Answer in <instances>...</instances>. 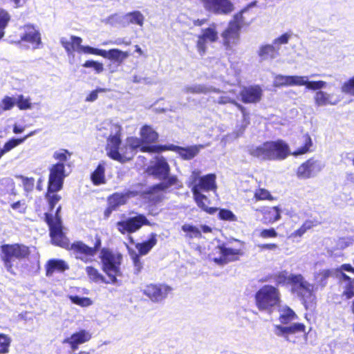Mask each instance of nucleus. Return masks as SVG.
<instances>
[{"label":"nucleus","mask_w":354,"mask_h":354,"mask_svg":"<svg viewBox=\"0 0 354 354\" xmlns=\"http://www.w3.org/2000/svg\"><path fill=\"white\" fill-rule=\"evenodd\" d=\"M145 21L144 15L139 10H134L124 15L120 19V23L124 26L135 25L142 27Z\"/></svg>","instance_id":"obj_30"},{"label":"nucleus","mask_w":354,"mask_h":354,"mask_svg":"<svg viewBox=\"0 0 354 354\" xmlns=\"http://www.w3.org/2000/svg\"><path fill=\"white\" fill-rule=\"evenodd\" d=\"M129 56L128 51H122L118 48H113L109 50H103L102 57L109 60L122 64Z\"/></svg>","instance_id":"obj_33"},{"label":"nucleus","mask_w":354,"mask_h":354,"mask_svg":"<svg viewBox=\"0 0 354 354\" xmlns=\"http://www.w3.org/2000/svg\"><path fill=\"white\" fill-rule=\"evenodd\" d=\"M30 254L29 248L19 243H4L0 245V259L5 269L13 274V268L17 261L27 258Z\"/></svg>","instance_id":"obj_3"},{"label":"nucleus","mask_w":354,"mask_h":354,"mask_svg":"<svg viewBox=\"0 0 354 354\" xmlns=\"http://www.w3.org/2000/svg\"><path fill=\"white\" fill-rule=\"evenodd\" d=\"M254 197L257 200H272L273 198L270 192L264 189H257L254 193Z\"/></svg>","instance_id":"obj_58"},{"label":"nucleus","mask_w":354,"mask_h":354,"mask_svg":"<svg viewBox=\"0 0 354 354\" xmlns=\"http://www.w3.org/2000/svg\"><path fill=\"white\" fill-rule=\"evenodd\" d=\"M290 38V35L288 33H285L280 37L276 38L273 41V45L276 47H279L281 44H286L288 42Z\"/></svg>","instance_id":"obj_62"},{"label":"nucleus","mask_w":354,"mask_h":354,"mask_svg":"<svg viewBox=\"0 0 354 354\" xmlns=\"http://www.w3.org/2000/svg\"><path fill=\"white\" fill-rule=\"evenodd\" d=\"M11 341V338L8 335L0 334V354L9 353Z\"/></svg>","instance_id":"obj_47"},{"label":"nucleus","mask_w":354,"mask_h":354,"mask_svg":"<svg viewBox=\"0 0 354 354\" xmlns=\"http://www.w3.org/2000/svg\"><path fill=\"white\" fill-rule=\"evenodd\" d=\"M204 146L199 145H193L188 147H180L178 146H175L173 145H170L168 146H161L160 151L165 150H171L174 151L178 153V154L185 160H190L194 158L201 151V149H203Z\"/></svg>","instance_id":"obj_23"},{"label":"nucleus","mask_w":354,"mask_h":354,"mask_svg":"<svg viewBox=\"0 0 354 354\" xmlns=\"http://www.w3.org/2000/svg\"><path fill=\"white\" fill-rule=\"evenodd\" d=\"M341 91L345 94H348L354 97V75L342 84Z\"/></svg>","instance_id":"obj_50"},{"label":"nucleus","mask_w":354,"mask_h":354,"mask_svg":"<svg viewBox=\"0 0 354 354\" xmlns=\"http://www.w3.org/2000/svg\"><path fill=\"white\" fill-rule=\"evenodd\" d=\"M279 48L273 44H263L259 47L258 55L261 60L273 59L279 55Z\"/></svg>","instance_id":"obj_34"},{"label":"nucleus","mask_w":354,"mask_h":354,"mask_svg":"<svg viewBox=\"0 0 354 354\" xmlns=\"http://www.w3.org/2000/svg\"><path fill=\"white\" fill-rule=\"evenodd\" d=\"M106 89L103 88H99L95 91H91L86 97V102H94L95 101L98 97V93L106 92Z\"/></svg>","instance_id":"obj_63"},{"label":"nucleus","mask_w":354,"mask_h":354,"mask_svg":"<svg viewBox=\"0 0 354 354\" xmlns=\"http://www.w3.org/2000/svg\"><path fill=\"white\" fill-rule=\"evenodd\" d=\"M91 337V335L88 331L81 330L73 333L71 337L64 339L63 343L69 344L73 350H75L80 344L88 342Z\"/></svg>","instance_id":"obj_29"},{"label":"nucleus","mask_w":354,"mask_h":354,"mask_svg":"<svg viewBox=\"0 0 354 354\" xmlns=\"http://www.w3.org/2000/svg\"><path fill=\"white\" fill-rule=\"evenodd\" d=\"M169 165L162 156L156 157L147 169V173L160 180L166 179L169 174Z\"/></svg>","instance_id":"obj_16"},{"label":"nucleus","mask_w":354,"mask_h":354,"mask_svg":"<svg viewBox=\"0 0 354 354\" xmlns=\"http://www.w3.org/2000/svg\"><path fill=\"white\" fill-rule=\"evenodd\" d=\"M266 223H274L281 219V209L279 207H272L263 212Z\"/></svg>","instance_id":"obj_40"},{"label":"nucleus","mask_w":354,"mask_h":354,"mask_svg":"<svg viewBox=\"0 0 354 354\" xmlns=\"http://www.w3.org/2000/svg\"><path fill=\"white\" fill-rule=\"evenodd\" d=\"M20 37L22 41L29 44L32 48H39L41 43L40 33L30 25H26L21 28Z\"/></svg>","instance_id":"obj_22"},{"label":"nucleus","mask_w":354,"mask_h":354,"mask_svg":"<svg viewBox=\"0 0 354 354\" xmlns=\"http://www.w3.org/2000/svg\"><path fill=\"white\" fill-rule=\"evenodd\" d=\"M341 285L344 289L343 295L346 299H351L354 296V279H346L345 281H342Z\"/></svg>","instance_id":"obj_45"},{"label":"nucleus","mask_w":354,"mask_h":354,"mask_svg":"<svg viewBox=\"0 0 354 354\" xmlns=\"http://www.w3.org/2000/svg\"><path fill=\"white\" fill-rule=\"evenodd\" d=\"M272 86L275 88L304 86L307 90H317L326 88L327 82L323 80L310 81L309 77L307 75L274 74Z\"/></svg>","instance_id":"obj_4"},{"label":"nucleus","mask_w":354,"mask_h":354,"mask_svg":"<svg viewBox=\"0 0 354 354\" xmlns=\"http://www.w3.org/2000/svg\"><path fill=\"white\" fill-rule=\"evenodd\" d=\"M204 8L216 14H228L234 10L230 0H201Z\"/></svg>","instance_id":"obj_20"},{"label":"nucleus","mask_w":354,"mask_h":354,"mask_svg":"<svg viewBox=\"0 0 354 354\" xmlns=\"http://www.w3.org/2000/svg\"><path fill=\"white\" fill-rule=\"evenodd\" d=\"M80 53L95 55L102 57L103 49L95 48L89 46H82Z\"/></svg>","instance_id":"obj_59"},{"label":"nucleus","mask_w":354,"mask_h":354,"mask_svg":"<svg viewBox=\"0 0 354 354\" xmlns=\"http://www.w3.org/2000/svg\"><path fill=\"white\" fill-rule=\"evenodd\" d=\"M293 290L301 297L306 309L313 308L316 304V296L314 293V286L301 277L296 278V286Z\"/></svg>","instance_id":"obj_10"},{"label":"nucleus","mask_w":354,"mask_h":354,"mask_svg":"<svg viewBox=\"0 0 354 354\" xmlns=\"http://www.w3.org/2000/svg\"><path fill=\"white\" fill-rule=\"evenodd\" d=\"M83 66L85 68H93L97 73H100L104 71L103 64L93 60H88L85 62Z\"/></svg>","instance_id":"obj_55"},{"label":"nucleus","mask_w":354,"mask_h":354,"mask_svg":"<svg viewBox=\"0 0 354 354\" xmlns=\"http://www.w3.org/2000/svg\"><path fill=\"white\" fill-rule=\"evenodd\" d=\"M274 333L279 337H283L286 340L296 342V338L306 335V326L303 324L295 323L288 326L275 325Z\"/></svg>","instance_id":"obj_12"},{"label":"nucleus","mask_w":354,"mask_h":354,"mask_svg":"<svg viewBox=\"0 0 354 354\" xmlns=\"http://www.w3.org/2000/svg\"><path fill=\"white\" fill-rule=\"evenodd\" d=\"M85 271L89 280L93 282L104 283H111L109 279L106 280V278L99 272V270L93 266H86Z\"/></svg>","instance_id":"obj_41"},{"label":"nucleus","mask_w":354,"mask_h":354,"mask_svg":"<svg viewBox=\"0 0 354 354\" xmlns=\"http://www.w3.org/2000/svg\"><path fill=\"white\" fill-rule=\"evenodd\" d=\"M67 174H66L65 165L64 163H56L50 169L48 178L49 192H58L63 185L64 179Z\"/></svg>","instance_id":"obj_15"},{"label":"nucleus","mask_w":354,"mask_h":354,"mask_svg":"<svg viewBox=\"0 0 354 354\" xmlns=\"http://www.w3.org/2000/svg\"><path fill=\"white\" fill-rule=\"evenodd\" d=\"M336 274L341 282L351 279L354 277V268L350 264H343L336 270Z\"/></svg>","instance_id":"obj_42"},{"label":"nucleus","mask_w":354,"mask_h":354,"mask_svg":"<svg viewBox=\"0 0 354 354\" xmlns=\"http://www.w3.org/2000/svg\"><path fill=\"white\" fill-rule=\"evenodd\" d=\"M171 288L166 285L149 284L145 286L143 293L154 302H160L165 299L171 292Z\"/></svg>","instance_id":"obj_18"},{"label":"nucleus","mask_w":354,"mask_h":354,"mask_svg":"<svg viewBox=\"0 0 354 354\" xmlns=\"http://www.w3.org/2000/svg\"><path fill=\"white\" fill-rule=\"evenodd\" d=\"M237 254L238 252L236 250L225 247H217L214 249V252L209 254V259L216 264L222 266L230 261L236 260Z\"/></svg>","instance_id":"obj_17"},{"label":"nucleus","mask_w":354,"mask_h":354,"mask_svg":"<svg viewBox=\"0 0 354 354\" xmlns=\"http://www.w3.org/2000/svg\"><path fill=\"white\" fill-rule=\"evenodd\" d=\"M281 301L279 290L272 286H263L256 294V302L259 310L271 312Z\"/></svg>","instance_id":"obj_7"},{"label":"nucleus","mask_w":354,"mask_h":354,"mask_svg":"<svg viewBox=\"0 0 354 354\" xmlns=\"http://www.w3.org/2000/svg\"><path fill=\"white\" fill-rule=\"evenodd\" d=\"M304 145L291 153L289 145L281 140L266 142L258 146H253L248 150L249 153L263 160H282L290 155L297 156L308 152L312 146V140L308 134L302 136Z\"/></svg>","instance_id":"obj_1"},{"label":"nucleus","mask_w":354,"mask_h":354,"mask_svg":"<svg viewBox=\"0 0 354 354\" xmlns=\"http://www.w3.org/2000/svg\"><path fill=\"white\" fill-rule=\"evenodd\" d=\"M16 104L21 110L30 109H32V104L29 98H25L23 95H19Z\"/></svg>","instance_id":"obj_54"},{"label":"nucleus","mask_w":354,"mask_h":354,"mask_svg":"<svg viewBox=\"0 0 354 354\" xmlns=\"http://www.w3.org/2000/svg\"><path fill=\"white\" fill-rule=\"evenodd\" d=\"M216 180V176L214 174L201 176V171L198 169H194L192 171L188 180V186L192 189L196 204L210 214H214L218 209L208 207L209 201L203 192L210 191L215 192L217 188Z\"/></svg>","instance_id":"obj_2"},{"label":"nucleus","mask_w":354,"mask_h":354,"mask_svg":"<svg viewBox=\"0 0 354 354\" xmlns=\"http://www.w3.org/2000/svg\"><path fill=\"white\" fill-rule=\"evenodd\" d=\"M218 216L221 219L228 221H236V216L230 210L222 209L220 210Z\"/></svg>","instance_id":"obj_61"},{"label":"nucleus","mask_w":354,"mask_h":354,"mask_svg":"<svg viewBox=\"0 0 354 354\" xmlns=\"http://www.w3.org/2000/svg\"><path fill=\"white\" fill-rule=\"evenodd\" d=\"M68 298L74 304L81 307H88L93 304V301L88 297H81L77 295H70Z\"/></svg>","instance_id":"obj_46"},{"label":"nucleus","mask_w":354,"mask_h":354,"mask_svg":"<svg viewBox=\"0 0 354 354\" xmlns=\"http://www.w3.org/2000/svg\"><path fill=\"white\" fill-rule=\"evenodd\" d=\"M140 136L145 145L156 142L158 138V133L149 125H145L140 129Z\"/></svg>","instance_id":"obj_35"},{"label":"nucleus","mask_w":354,"mask_h":354,"mask_svg":"<svg viewBox=\"0 0 354 354\" xmlns=\"http://www.w3.org/2000/svg\"><path fill=\"white\" fill-rule=\"evenodd\" d=\"M16 178L21 180L26 192H28L33 189L35 185V180L33 178H28L23 176H17Z\"/></svg>","instance_id":"obj_51"},{"label":"nucleus","mask_w":354,"mask_h":354,"mask_svg":"<svg viewBox=\"0 0 354 354\" xmlns=\"http://www.w3.org/2000/svg\"><path fill=\"white\" fill-rule=\"evenodd\" d=\"M313 225L310 221L305 222L298 230L293 232L290 237L295 238V237H301L305 232L312 227Z\"/></svg>","instance_id":"obj_53"},{"label":"nucleus","mask_w":354,"mask_h":354,"mask_svg":"<svg viewBox=\"0 0 354 354\" xmlns=\"http://www.w3.org/2000/svg\"><path fill=\"white\" fill-rule=\"evenodd\" d=\"M10 19L9 14L4 10L0 9V33L5 36V29Z\"/></svg>","instance_id":"obj_52"},{"label":"nucleus","mask_w":354,"mask_h":354,"mask_svg":"<svg viewBox=\"0 0 354 354\" xmlns=\"http://www.w3.org/2000/svg\"><path fill=\"white\" fill-rule=\"evenodd\" d=\"M106 152L109 157L120 162H124L131 160L133 152L130 150L127 142L123 144L120 138H112L106 145Z\"/></svg>","instance_id":"obj_9"},{"label":"nucleus","mask_w":354,"mask_h":354,"mask_svg":"<svg viewBox=\"0 0 354 354\" xmlns=\"http://www.w3.org/2000/svg\"><path fill=\"white\" fill-rule=\"evenodd\" d=\"M207 88L203 85H194L185 88V91L187 93H205Z\"/></svg>","instance_id":"obj_64"},{"label":"nucleus","mask_w":354,"mask_h":354,"mask_svg":"<svg viewBox=\"0 0 354 354\" xmlns=\"http://www.w3.org/2000/svg\"><path fill=\"white\" fill-rule=\"evenodd\" d=\"M16 104V100L10 97L6 96L5 97L0 103V106L3 109V111H8L10 110L12 107H14Z\"/></svg>","instance_id":"obj_56"},{"label":"nucleus","mask_w":354,"mask_h":354,"mask_svg":"<svg viewBox=\"0 0 354 354\" xmlns=\"http://www.w3.org/2000/svg\"><path fill=\"white\" fill-rule=\"evenodd\" d=\"M100 259L102 270L108 276L111 283H116L117 277L122 275L120 270L122 255L104 248L101 250Z\"/></svg>","instance_id":"obj_5"},{"label":"nucleus","mask_w":354,"mask_h":354,"mask_svg":"<svg viewBox=\"0 0 354 354\" xmlns=\"http://www.w3.org/2000/svg\"><path fill=\"white\" fill-rule=\"evenodd\" d=\"M100 245L101 241L100 239H97L93 247H89L82 241H75L71 245L68 250L71 251L76 259L88 263L95 260Z\"/></svg>","instance_id":"obj_8"},{"label":"nucleus","mask_w":354,"mask_h":354,"mask_svg":"<svg viewBox=\"0 0 354 354\" xmlns=\"http://www.w3.org/2000/svg\"><path fill=\"white\" fill-rule=\"evenodd\" d=\"M324 167V165L322 161L310 158L298 167L296 175L301 180L314 178L323 169Z\"/></svg>","instance_id":"obj_13"},{"label":"nucleus","mask_w":354,"mask_h":354,"mask_svg":"<svg viewBox=\"0 0 354 354\" xmlns=\"http://www.w3.org/2000/svg\"><path fill=\"white\" fill-rule=\"evenodd\" d=\"M182 230L185 233L186 237L189 239H196L201 237V231L190 224L185 223L182 226Z\"/></svg>","instance_id":"obj_44"},{"label":"nucleus","mask_w":354,"mask_h":354,"mask_svg":"<svg viewBox=\"0 0 354 354\" xmlns=\"http://www.w3.org/2000/svg\"><path fill=\"white\" fill-rule=\"evenodd\" d=\"M60 43L68 55L73 54L75 52L80 53L83 46L82 39L74 35L62 37L60 39Z\"/></svg>","instance_id":"obj_27"},{"label":"nucleus","mask_w":354,"mask_h":354,"mask_svg":"<svg viewBox=\"0 0 354 354\" xmlns=\"http://www.w3.org/2000/svg\"><path fill=\"white\" fill-rule=\"evenodd\" d=\"M323 88L313 90L315 91L313 96V101L316 107L326 106H335L341 101L339 95L333 93H328L322 91Z\"/></svg>","instance_id":"obj_19"},{"label":"nucleus","mask_w":354,"mask_h":354,"mask_svg":"<svg viewBox=\"0 0 354 354\" xmlns=\"http://www.w3.org/2000/svg\"><path fill=\"white\" fill-rule=\"evenodd\" d=\"M71 153L66 149H60L53 153V157L57 160V163H64L71 158Z\"/></svg>","instance_id":"obj_48"},{"label":"nucleus","mask_w":354,"mask_h":354,"mask_svg":"<svg viewBox=\"0 0 354 354\" xmlns=\"http://www.w3.org/2000/svg\"><path fill=\"white\" fill-rule=\"evenodd\" d=\"M68 269V264L62 259H50L45 265L46 275L47 277H52L55 272H63Z\"/></svg>","instance_id":"obj_31"},{"label":"nucleus","mask_w":354,"mask_h":354,"mask_svg":"<svg viewBox=\"0 0 354 354\" xmlns=\"http://www.w3.org/2000/svg\"><path fill=\"white\" fill-rule=\"evenodd\" d=\"M138 192L128 190L123 193H115L108 198V205H111L112 208H117L118 207L124 205L129 198L136 196Z\"/></svg>","instance_id":"obj_32"},{"label":"nucleus","mask_w":354,"mask_h":354,"mask_svg":"<svg viewBox=\"0 0 354 354\" xmlns=\"http://www.w3.org/2000/svg\"><path fill=\"white\" fill-rule=\"evenodd\" d=\"M277 236L278 233L274 228L263 229L259 233V236L265 239L276 238Z\"/></svg>","instance_id":"obj_57"},{"label":"nucleus","mask_w":354,"mask_h":354,"mask_svg":"<svg viewBox=\"0 0 354 354\" xmlns=\"http://www.w3.org/2000/svg\"><path fill=\"white\" fill-rule=\"evenodd\" d=\"M243 24V11H241L234 16L233 19L229 24L228 28L222 34L223 42L225 46H230L231 45L236 44Z\"/></svg>","instance_id":"obj_11"},{"label":"nucleus","mask_w":354,"mask_h":354,"mask_svg":"<svg viewBox=\"0 0 354 354\" xmlns=\"http://www.w3.org/2000/svg\"><path fill=\"white\" fill-rule=\"evenodd\" d=\"M105 168V162H102L98 165L95 170L92 173L91 178L95 185H100L106 183Z\"/></svg>","instance_id":"obj_38"},{"label":"nucleus","mask_w":354,"mask_h":354,"mask_svg":"<svg viewBox=\"0 0 354 354\" xmlns=\"http://www.w3.org/2000/svg\"><path fill=\"white\" fill-rule=\"evenodd\" d=\"M143 225H151L143 214L130 217L127 220L117 223V229L122 234L133 233L139 230Z\"/></svg>","instance_id":"obj_14"},{"label":"nucleus","mask_w":354,"mask_h":354,"mask_svg":"<svg viewBox=\"0 0 354 354\" xmlns=\"http://www.w3.org/2000/svg\"><path fill=\"white\" fill-rule=\"evenodd\" d=\"M98 130L102 135L108 137V143L115 137L120 138L122 127L118 122L113 120H106L100 124Z\"/></svg>","instance_id":"obj_24"},{"label":"nucleus","mask_w":354,"mask_h":354,"mask_svg":"<svg viewBox=\"0 0 354 354\" xmlns=\"http://www.w3.org/2000/svg\"><path fill=\"white\" fill-rule=\"evenodd\" d=\"M218 39V32L215 28L210 27L203 30L202 34L198 36L197 41V50L201 55L205 53L207 49V44L214 42Z\"/></svg>","instance_id":"obj_25"},{"label":"nucleus","mask_w":354,"mask_h":354,"mask_svg":"<svg viewBox=\"0 0 354 354\" xmlns=\"http://www.w3.org/2000/svg\"><path fill=\"white\" fill-rule=\"evenodd\" d=\"M60 210L61 206L59 205L56 209L55 216L52 213H46V220L50 227L52 243L55 245L68 250L71 244L62 230L61 219L59 216Z\"/></svg>","instance_id":"obj_6"},{"label":"nucleus","mask_w":354,"mask_h":354,"mask_svg":"<svg viewBox=\"0 0 354 354\" xmlns=\"http://www.w3.org/2000/svg\"><path fill=\"white\" fill-rule=\"evenodd\" d=\"M125 141L130 150L133 152V156H135L136 150L140 149L142 152H158L160 151V147L145 145L142 140L137 137H128Z\"/></svg>","instance_id":"obj_26"},{"label":"nucleus","mask_w":354,"mask_h":354,"mask_svg":"<svg viewBox=\"0 0 354 354\" xmlns=\"http://www.w3.org/2000/svg\"><path fill=\"white\" fill-rule=\"evenodd\" d=\"M301 274H292L282 271L274 275V281L279 285L290 284L293 288L296 286V278L301 277Z\"/></svg>","instance_id":"obj_36"},{"label":"nucleus","mask_w":354,"mask_h":354,"mask_svg":"<svg viewBox=\"0 0 354 354\" xmlns=\"http://www.w3.org/2000/svg\"><path fill=\"white\" fill-rule=\"evenodd\" d=\"M55 192H49L48 189V193L46 194V198L48 201L49 206L51 209L61 199V197L59 195L54 194Z\"/></svg>","instance_id":"obj_60"},{"label":"nucleus","mask_w":354,"mask_h":354,"mask_svg":"<svg viewBox=\"0 0 354 354\" xmlns=\"http://www.w3.org/2000/svg\"><path fill=\"white\" fill-rule=\"evenodd\" d=\"M342 196L345 203L351 206H354V174H348L344 183Z\"/></svg>","instance_id":"obj_28"},{"label":"nucleus","mask_w":354,"mask_h":354,"mask_svg":"<svg viewBox=\"0 0 354 354\" xmlns=\"http://www.w3.org/2000/svg\"><path fill=\"white\" fill-rule=\"evenodd\" d=\"M279 312V320L283 324H287L297 319V314L287 306H281Z\"/></svg>","instance_id":"obj_39"},{"label":"nucleus","mask_w":354,"mask_h":354,"mask_svg":"<svg viewBox=\"0 0 354 354\" xmlns=\"http://www.w3.org/2000/svg\"><path fill=\"white\" fill-rule=\"evenodd\" d=\"M24 141L25 138H12L9 140L5 143L2 148L4 154L22 144Z\"/></svg>","instance_id":"obj_49"},{"label":"nucleus","mask_w":354,"mask_h":354,"mask_svg":"<svg viewBox=\"0 0 354 354\" xmlns=\"http://www.w3.org/2000/svg\"><path fill=\"white\" fill-rule=\"evenodd\" d=\"M157 243L156 234H151L150 238L147 241L142 243H137L136 245V249L138 250L140 255L147 254L151 248L155 246Z\"/></svg>","instance_id":"obj_43"},{"label":"nucleus","mask_w":354,"mask_h":354,"mask_svg":"<svg viewBox=\"0 0 354 354\" xmlns=\"http://www.w3.org/2000/svg\"><path fill=\"white\" fill-rule=\"evenodd\" d=\"M162 183L153 186L150 189L148 194V198L152 201L157 202L161 199L162 194L160 192L169 188L171 186L178 185V178L175 176H167L166 179H163Z\"/></svg>","instance_id":"obj_21"},{"label":"nucleus","mask_w":354,"mask_h":354,"mask_svg":"<svg viewBox=\"0 0 354 354\" xmlns=\"http://www.w3.org/2000/svg\"><path fill=\"white\" fill-rule=\"evenodd\" d=\"M262 96V90L259 86H251L245 88V103L259 102Z\"/></svg>","instance_id":"obj_37"}]
</instances>
